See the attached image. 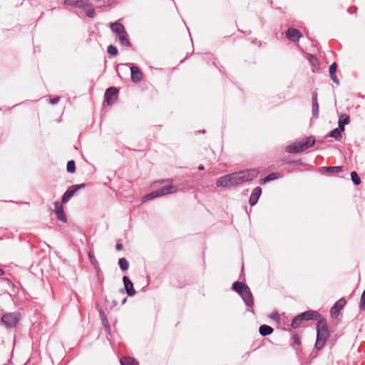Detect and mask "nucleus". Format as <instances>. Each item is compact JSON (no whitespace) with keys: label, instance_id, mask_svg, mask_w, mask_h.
Masks as SVG:
<instances>
[{"label":"nucleus","instance_id":"obj_1","mask_svg":"<svg viewBox=\"0 0 365 365\" xmlns=\"http://www.w3.org/2000/svg\"><path fill=\"white\" fill-rule=\"evenodd\" d=\"M258 175L255 169L242 170L225 175L217 179V187H228L242 185L244 182L252 181Z\"/></svg>","mask_w":365,"mask_h":365},{"label":"nucleus","instance_id":"obj_2","mask_svg":"<svg viewBox=\"0 0 365 365\" xmlns=\"http://www.w3.org/2000/svg\"><path fill=\"white\" fill-rule=\"evenodd\" d=\"M232 289L240 295L247 307L252 308L254 299L250 287L241 282H235L232 284Z\"/></svg>","mask_w":365,"mask_h":365},{"label":"nucleus","instance_id":"obj_3","mask_svg":"<svg viewBox=\"0 0 365 365\" xmlns=\"http://www.w3.org/2000/svg\"><path fill=\"white\" fill-rule=\"evenodd\" d=\"M329 336V331L327 327L326 319H319L317 323V341L315 343L314 349L317 350L322 349L324 347Z\"/></svg>","mask_w":365,"mask_h":365},{"label":"nucleus","instance_id":"obj_4","mask_svg":"<svg viewBox=\"0 0 365 365\" xmlns=\"http://www.w3.org/2000/svg\"><path fill=\"white\" fill-rule=\"evenodd\" d=\"M316 140L314 136L311 135L302 138L299 141L294 142L286 148V151L289 153H297L303 152L312 147Z\"/></svg>","mask_w":365,"mask_h":365},{"label":"nucleus","instance_id":"obj_5","mask_svg":"<svg viewBox=\"0 0 365 365\" xmlns=\"http://www.w3.org/2000/svg\"><path fill=\"white\" fill-rule=\"evenodd\" d=\"M110 29L113 33H114L118 37L120 44L126 48H131L132 44L129 40V36L125 29L124 26L118 22L115 21L110 24Z\"/></svg>","mask_w":365,"mask_h":365},{"label":"nucleus","instance_id":"obj_6","mask_svg":"<svg viewBox=\"0 0 365 365\" xmlns=\"http://www.w3.org/2000/svg\"><path fill=\"white\" fill-rule=\"evenodd\" d=\"M21 319L19 312L5 313L1 318V323L6 328H14L17 326Z\"/></svg>","mask_w":365,"mask_h":365},{"label":"nucleus","instance_id":"obj_7","mask_svg":"<svg viewBox=\"0 0 365 365\" xmlns=\"http://www.w3.org/2000/svg\"><path fill=\"white\" fill-rule=\"evenodd\" d=\"M175 191V187L173 185H165L160 188L153 190L143 197V201L153 200L155 197L171 194Z\"/></svg>","mask_w":365,"mask_h":365},{"label":"nucleus","instance_id":"obj_8","mask_svg":"<svg viewBox=\"0 0 365 365\" xmlns=\"http://www.w3.org/2000/svg\"><path fill=\"white\" fill-rule=\"evenodd\" d=\"M118 89L115 87L108 88L105 93L104 98L109 106L113 105L117 100Z\"/></svg>","mask_w":365,"mask_h":365},{"label":"nucleus","instance_id":"obj_9","mask_svg":"<svg viewBox=\"0 0 365 365\" xmlns=\"http://www.w3.org/2000/svg\"><path fill=\"white\" fill-rule=\"evenodd\" d=\"M346 304V301L344 297L339 299L334 306L331 308L330 315L331 318L336 319L339 315L341 310L344 307Z\"/></svg>","mask_w":365,"mask_h":365},{"label":"nucleus","instance_id":"obj_10","mask_svg":"<svg viewBox=\"0 0 365 365\" xmlns=\"http://www.w3.org/2000/svg\"><path fill=\"white\" fill-rule=\"evenodd\" d=\"M126 66L130 69V78L133 83H139L143 78V73L140 68L131 63H127Z\"/></svg>","mask_w":365,"mask_h":365},{"label":"nucleus","instance_id":"obj_11","mask_svg":"<svg viewBox=\"0 0 365 365\" xmlns=\"http://www.w3.org/2000/svg\"><path fill=\"white\" fill-rule=\"evenodd\" d=\"M302 320L304 321H309V320H317L322 319L321 314L314 310H308L300 314Z\"/></svg>","mask_w":365,"mask_h":365},{"label":"nucleus","instance_id":"obj_12","mask_svg":"<svg viewBox=\"0 0 365 365\" xmlns=\"http://www.w3.org/2000/svg\"><path fill=\"white\" fill-rule=\"evenodd\" d=\"M124 289L128 296L133 297L135 294L136 292L134 289L133 284L128 277L124 276L123 277Z\"/></svg>","mask_w":365,"mask_h":365},{"label":"nucleus","instance_id":"obj_13","mask_svg":"<svg viewBox=\"0 0 365 365\" xmlns=\"http://www.w3.org/2000/svg\"><path fill=\"white\" fill-rule=\"evenodd\" d=\"M286 36L288 39L296 42L299 41V38L302 36V34L297 29L289 28L286 31Z\"/></svg>","mask_w":365,"mask_h":365},{"label":"nucleus","instance_id":"obj_14","mask_svg":"<svg viewBox=\"0 0 365 365\" xmlns=\"http://www.w3.org/2000/svg\"><path fill=\"white\" fill-rule=\"evenodd\" d=\"M54 208L56 210L57 218L63 222H66L67 218L63 212V207L62 204L58 201L55 202Z\"/></svg>","mask_w":365,"mask_h":365},{"label":"nucleus","instance_id":"obj_15","mask_svg":"<svg viewBox=\"0 0 365 365\" xmlns=\"http://www.w3.org/2000/svg\"><path fill=\"white\" fill-rule=\"evenodd\" d=\"M261 194L262 188L260 187H257L252 190L249 199L250 206H254L257 203Z\"/></svg>","mask_w":365,"mask_h":365},{"label":"nucleus","instance_id":"obj_16","mask_svg":"<svg viewBox=\"0 0 365 365\" xmlns=\"http://www.w3.org/2000/svg\"><path fill=\"white\" fill-rule=\"evenodd\" d=\"M312 116L314 118L317 119L319 117V103L317 101V92H314L312 93Z\"/></svg>","mask_w":365,"mask_h":365},{"label":"nucleus","instance_id":"obj_17","mask_svg":"<svg viewBox=\"0 0 365 365\" xmlns=\"http://www.w3.org/2000/svg\"><path fill=\"white\" fill-rule=\"evenodd\" d=\"M77 192L74 185L70 186L62 196V202L66 203Z\"/></svg>","mask_w":365,"mask_h":365},{"label":"nucleus","instance_id":"obj_18","mask_svg":"<svg viewBox=\"0 0 365 365\" xmlns=\"http://www.w3.org/2000/svg\"><path fill=\"white\" fill-rule=\"evenodd\" d=\"M292 347L298 353L299 346L301 344V339L297 334L293 333L290 340Z\"/></svg>","mask_w":365,"mask_h":365},{"label":"nucleus","instance_id":"obj_19","mask_svg":"<svg viewBox=\"0 0 365 365\" xmlns=\"http://www.w3.org/2000/svg\"><path fill=\"white\" fill-rule=\"evenodd\" d=\"M350 122V118L346 114L340 115L338 121V128L341 130L344 131V126L349 124Z\"/></svg>","mask_w":365,"mask_h":365},{"label":"nucleus","instance_id":"obj_20","mask_svg":"<svg viewBox=\"0 0 365 365\" xmlns=\"http://www.w3.org/2000/svg\"><path fill=\"white\" fill-rule=\"evenodd\" d=\"M86 1L83 0H65L64 4L75 8L82 9V7L84 6V4L86 3Z\"/></svg>","mask_w":365,"mask_h":365},{"label":"nucleus","instance_id":"obj_21","mask_svg":"<svg viewBox=\"0 0 365 365\" xmlns=\"http://www.w3.org/2000/svg\"><path fill=\"white\" fill-rule=\"evenodd\" d=\"M120 365H139L138 361L131 356H122L120 359Z\"/></svg>","mask_w":365,"mask_h":365},{"label":"nucleus","instance_id":"obj_22","mask_svg":"<svg viewBox=\"0 0 365 365\" xmlns=\"http://www.w3.org/2000/svg\"><path fill=\"white\" fill-rule=\"evenodd\" d=\"M86 14V16L89 18H94L96 16V11L92 7L91 4H89L87 1L84 4V6L82 9Z\"/></svg>","mask_w":365,"mask_h":365},{"label":"nucleus","instance_id":"obj_23","mask_svg":"<svg viewBox=\"0 0 365 365\" xmlns=\"http://www.w3.org/2000/svg\"><path fill=\"white\" fill-rule=\"evenodd\" d=\"M274 329L269 325L263 324L259 328V332L261 336H266L272 334Z\"/></svg>","mask_w":365,"mask_h":365},{"label":"nucleus","instance_id":"obj_24","mask_svg":"<svg viewBox=\"0 0 365 365\" xmlns=\"http://www.w3.org/2000/svg\"><path fill=\"white\" fill-rule=\"evenodd\" d=\"M302 322H304V320H302L299 314L292 319L290 326L292 329H297L301 326Z\"/></svg>","mask_w":365,"mask_h":365},{"label":"nucleus","instance_id":"obj_25","mask_svg":"<svg viewBox=\"0 0 365 365\" xmlns=\"http://www.w3.org/2000/svg\"><path fill=\"white\" fill-rule=\"evenodd\" d=\"M341 132L339 128H336L331 130L328 134L327 136L334 138L337 140H340L342 135Z\"/></svg>","mask_w":365,"mask_h":365},{"label":"nucleus","instance_id":"obj_26","mask_svg":"<svg viewBox=\"0 0 365 365\" xmlns=\"http://www.w3.org/2000/svg\"><path fill=\"white\" fill-rule=\"evenodd\" d=\"M323 170H324L327 173L330 174H336L339 173L342 170L341 166H330V167H323Z\"/></svg>","mask_w":365,"mask_h":365},{"label":"nucleus","instance_id":"obj_27","mask_svg":"<svg viewBox=\"0 0 365 365\" xmlns=\"http://www.w3.org/2000/svg\"><path fill=\"white\" fill-rule=\"evenodd\" d=\"M118 264L122 271L125 272L128 269L129 264L128 260L125 257H121L119 259Z\"/></svg>","mask_w":365,"mask_h":365},{"label":"nucleus","instance_id":"obj_28","mask_svg":"<svg viewBox=\"0 0 365 365\" xmlns=\"http://www.w3.org/2000/svg\"><path fill=\"white\" fill-rule=\"evenodd\" d=\"M66 170L69 173H74L76 172V164L74 160H71L68 162Z\"/></svg>","mask_w":365,"mask_h":365},{"label":"nucleus","instance_id":"obj_29","mask_svg":"<svg viewBox=\"0 0 365 365\" xmlns=\"http://www.w3.org/2000/svg\"><path fill=\"white\" fill-rule=\"evenodd\" d=\"M351 178L355 185H359L361 183V179L356 171L351 173Z\"/></svg>","mask_w":365,"mask_h":365},{"label":"nucleus","instance_id":"obj_30","mask_svg":"<svg viewBox=\"0 0 365 365\" xmlns=\"http://www.w3.org/2000/svg\"><path fill=\"white\" fill-rule=\"evenodd\" d=\"M107 51L111 56H116L118 53V48L113 45H109L107 48Z\"/></svg>","mask_w":365,"mask_h":365},{"label":"nucleus","instance_id":"obj_31","mask_svg":"<svg viewBox=\"0 0 365 365\" xmlns=\"http://www.w3.org/2000/svg\"><path fill=\"white\" fill-rule=\"evenodd\" d=\"M359 308L361 310H365V290L363 292L361 296Z\"/></svg>","mask_w":365,"mask_h":365},{"label":"nucleus","instance_id":"obj_32","mask_svg":"<svg viewBox=\"0 0 365 365\" xmlns=\"http://www.w3.org/2000/svg\"><path fill=\"white\" fill-rule=\"evenodd\" d=\"M336 68H337L336 63H335V62L332 63L331 64V66H329V76L336 74Z\"/></svg>","mask_w":365,"mask_h":365},{"label":"nucleus","instance_id":"obj_33","mask_svg":"<svg viewBox=\"0 0 365 365\" xmlns=\"http://www.w3.org/2000/svg\"><path fill=\"white\" fill-rule=\"evenodd\" d=\"M276 174L275 173H271L269 175H268L266 178H264V179H262V180L264 182H269V181H271L274 179L276 178Z\"/></svg>","mask_w":365,"mask_h":365},{"label":"nucleus","instance_id":"obj_34","mask_svg":"<svg viewBox=\"0 0 365 365\" xmlns=\"http://www.w3.org/2000/svg\"><path fill=\"white\" fill-rule=\"evenodd\" d=\"M88 258L90 259V262L91 263L93 264V265H96V264H98V262L96 259V257H94L93 255H92L91 252L88 253Z\"/></svg>","mask_w":365,"mask_h":365},{"label":"nucleus","instance_id":"obj_35","mask_svg":"<svg viewBox=\"0 0 365 365\" xmlns=\"http://www.w3.org/2000/svg\"><path fill=\"white\" fill-rule=\"evenodd\" d=\"M330 78L335 83H336L337 85L339 84V78H337L336 75V74H334V75H331L330 76Z\"/></svg>","mask_w":365,"mask_h":365},{"label":"nucleus","instance_id":"obj_36","mask_svg":"<svg viewBox=\"0 0 365 365\" xmlns=\"http://www.w3.org/2000/svg\"><path fill=\"white\" fill-rule=\"evenodd\" d=\"M357 11V8L354 6V7H349L348 9H347V11L348 13H349L350 14H353L354 13H356Z\"/></svg>","mask_w":365,"mask_h":365},{"label":"nucleus","instance_id":"obj_37","mask_svg":"<svg viewBox=\"0 0 365 365\" xmlns=\"http://www.w3.org/2000/svg\"><path fill=\"white\" fill-rule=\"evenodd\" d=\"M270 317L276 321H278L279 319V316L277 312L272 313L270 316Z\"/></svg>","mask_w":365,"mask_h":365},{"label":"nucleus","instance_id":"obj_38","mask_svg":"<svg viewBox=\"0 0 365 365\" xmlns=\"http://www.w3.org/2000/svg\"><path fill=\"white\" fill-rule=\"evenodd\" d=\"M76 190L78 191L81 189H83L86 187V184L85 183H82V184H79V185H73Z\"/></svg>","mask_w":365,"mask_h":365},{"label":"nucleus","instance_id":"obj_39","mask_svg":"<svg viewBox=\"0 0 365 365\" xmlns=\"http://www.w3.org/2000/svg\"><path fill=\"white\" fill-rule=\"evenodd\" d=\"M59 101V98H53L50 99V103L51 104H56Z\"/></svg>","mask_w":365,"mask_h":365},{"label":"nucleus","instance_id":"obj_40","mask_svg":"<svg viewBox=\"0 0 365 365\" xmlns=\"http://www.w3.org/2000/svg\"><path fill=\"white\" fill-rule=\"evenodd\" d=\"M319 351V350H317V349H316V351L313 350V351H312V353L310 354V356H311L312 358H315V357L317 356V351Z\"/></svg>","mask_w":365,"mask_h":365},{"label":"nucleus","instance_id":"obj_41","mask_svg":"<svg viewBox=\"0 0 365 365\" xmlns=\"http://www.w3.org/2000/svg\"><path fill=\"white\" fill-rule=\"evenodd\" d=\"M123 245H122V244H120V243H118V244L116 245V246H115V248H116V250H117L118 251L121 250L123 249Z\"/></svg>","mask_w":365,"mask_h":365},{"label":"nucleus","instance_id":"obj_42","mask_svg":"<svg viewBox=\"0 0 365 365\" xmlns=\"http://www.w3.org/2000/svg\"><path fill=\"white\" fill-rule=\"evenodd\" d=\"M100 314H101V319L103 321H104V319H106V316L104 314V312L103 311H101Z\"/></svg>","mask_w":365,"mask_h":365},{"label":"nucleus","instance_id":"obj_43","mask_svg":"<svg viewBox=\"0 0 365 365\" xmlns=\"http://www.w3.org/2000/svg\"><path fill=\"white\" fill-rule=\"evenodd\" d=\"M197 169L199 170H205V167L202 165H200L198 167H197Z\"/></svg>","mask_w":365,"mask_h":365},{"label":"nucleus","instance_id":"obj_44","mask_svg":"<svg viewBox=\"0 0 365 365\" xmlns=\"http://www.w3.org/2000/svg\"><path fill=\"white\" fill-rule=\"evenodd\" d=\"M4 274V271L0 268V276Z\"/></svg>","mask_w":365,"mask_h":365},{"label":"nucleus","instance_id":"obj_45","mask_svg":"<svg viewBox=\"0 0 365 365\" xmlns=\"http://www.w3.org/2000/svg\"><path fill=\"white\" fill-rule=\"evenodd\" d=\"M125 302H126V298H125V299L123 300L122 304H124Z\"/></svg>","mask_w":365,"mask_h":365},{"label":"nucleus","instance_id":"obj_46","mask_svg":"<svg viewBox=\"0 0 365 365\" xmlns=\"http://www.w3.org/2000/svg\"><path fill=\"white\" fill-rule=\"evenodd\" d=\"M201 132H202V133H205V130H202Z\"/></svg>","mask_w":365,"mask_h":365},{"label":"nucleus","instance_id":"obj_47","mask_svg":"<svg viewBox=\"0 0 365 365\" xmlns=\"http://www.w3.org/2000/svg\"><path fill=\"white\" fill-rule=\"evenodd\" d=\"M247 310H248V311H251V312H254L252 309L251 310H250V309H247Z\"/></svg>","mask_w":365,"mask_h":365}]
</instances>
